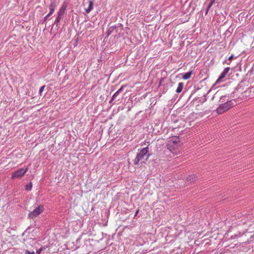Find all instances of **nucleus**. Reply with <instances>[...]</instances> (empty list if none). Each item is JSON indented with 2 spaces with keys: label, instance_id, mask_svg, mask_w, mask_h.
I'll return each mask as SVG.
<instances>
[{
  "label": "nucleus",
  "instance_id": "nucleus-1",
  "mask_svg": "<svg viewBox=\"0 0 254 254\" xmlns=\"http://www.w3.org/2000/svg\"><path fill=\"white\" fill-rule=\"evenodd\" d=\"M151 156V154L149 152V147H146L141 149L139 152L137 154L136 157L133 159V164L135 165H137L140 161L144 160L147 161Z\"/></svg>",
  "mask_w": 254,
  "mask_h": 254
},
{
  "label": "nucleus",
  "instance_id": "nucleus-2",
  "mask_svg": "<svg viewBox=\"0 0 254 254\" xmlns=\"http://www.w3.org/2000/svg\"><path fill=\"white\" fill-rule=\"evenodd\" d=\"M179 141V138L177 136H175L168 144V148L172 153L177 154L179 152L178 150Z\"/></svg>",
  "mask_w": 254,
  "mask_h": 254
},
{
  "label": "nucleus",
  "instance_id": "nucleus-3",
  "mask_svg": "<svg viewBox=\"0 0 254 254\" xmlns=\"http://www.w3.org/2000/svg\"><path fill=\"white\" fill-rule=\"evenodd\" d=\"M233 106L232 100L227 101L224 103L220 104L219 107L216 109V111L219 114H221L225 112L228 111Z\"/></svg>",
  "mask_w": 254,
  "mask_h": 254
},
{
  "label": "nucleus",
  "instance_id": "nucleus-4",
  "mask_svg": "<svg viewBox=\"0 0 254 254\" xmlns=\"http://www.w3.org/2000/svg\"><path fill=\"white\" fill-rule=\"evenodd\" d=\"M67 8V4L65 3H64L62 4L58 12V16L56 18L54 24L57 26L58 25L59 22L63 19L64 14H65V10Z\"/></svg>",
  "mask_w": 254,
  "mask_h": 254
},
{
  "label": "nucleus",
  "instance_id": "nucleus-5",
  "mask_svg": "<svg viewBox=\"0 0 254 254\" xmlns=\"http://www.w3.org/2000/svg\"><path fill=\"white\" fill-rule=\"evenodd\" d=\"M44 211V207L43 205H39L38 207L35 208L33 211L31 212L28 214L29 218L31 219H33L37 216H38L39 215H40L41 213H42Z\"/></svg>",
  "mask_w": 254,
  "mask_h": 254
},
{
  "label": "nucleus",
  "instance_id": "nucleus-6",
  "mask_svg": "<svg viewBox=\"0 0 254 254\" xmlns=\"http://www.w3.org/2000/svg\"><path fill=\"white\" fill-rule=\"evenodd\" d=\"M57 6V2L55 0H53L51 2L49 5L50 12H48V14L44 17V22L46 21L48 18L53 13Z\"/></svg>",
  "mask_w": 254,
  "mask_h": 254
},
{
  "label": "nucleus",
  "instance_id": "nucleus-7",
  "mask_svg": "<svg viewBox=\"0 0 254 254\" xmlns=\"http://www.w3.org/2000/svg\"><path fill=\"white\" fill-rule=\"evenodd\" d=\"M27 170L28 169L27 168H21L18 169L12 174V178L14 179L23 176L27 172Z\"/></svg>",
  "mask_w": 254,
  "mask_h": 254
},
{
  "label": "nucleus",
  "instance_id": "nucleus-8",
  "mask_svg": "<svg viewBox=\"0 0 254 254\" xmlns=\"http://www.w3.org/2000/svg\"><path fill=\"white\" fill-rule=\"evenodd\" d=\"M123 25L121 24H118L117 25L111 26L109 27L107 32H106V37H108L112 33L114 32L115 29L120 28L121 29L123 28Z\"/></svg>",
  "mask_w": 254,
  "mask_h": 254
},
{
  "label": "nucleus",
  "instance_id": "nucleus-9",
  "mask_svg": "<svg viewBox=\"0 0 254 254\" xmlns=\"http://www.w3.org/2000/svg\"><path fill=\"white\" fill-rule=\"evenodd\" d=\"M230 70V67H227L224 68L222 72L221 73L219 78L216 81V84H218L222 81V80L226 76V74L228 73Z\"/></svg>",
  "mask_w": 254,
  "mask_h": 254
},
{
  "label": "nucleus",
  "instance_id": "nucleus-10",
  "mask_svg": "<svg viewBox=\"0 0 254 254\" xmlns=\"http://www.w3.org/2000/svg\"><path fill=\"white\" fill-rule=\"evenodd\" d=\"M119 95V93L117 91H116L112 96V99L110 101V103H111V104L113 103V102L114 101H119L120 98L117 99V97Z\"/></svg>",
  "mask_w": 254,
  "mask_h": 254
},
{
  "label": "nucleus",
  "instance_id": "nucleus-11",
  "mask_svg": "<svg viewBox=\"0 0 254 254\" xmlns=\"http://www.w3.org/2000/svg\"><path fill=\"white\" fill-rule=\"evenodd\" d=\"M245 81H242L236 87V89L237 90H243L244 89L245 85L244 84Z\"/></svg>",
  "mask_w": 254,
  "mask_h": 254
},
{
  "label": "nucleus",
  "instance_id": "nucleus-12",
  "mask_svg": "<svg viewBox=\"0 0 254 254\" xmlns=\"http://www.w3.org/2000/svg\"><path fill=\"white\" fill-rule=\"evenodd\" d=\"M93 2L92 1H89V5L87 8L86 9V12L89 13L93 9Z\"/></svg>",
  "mask_w": 254,
  "mask_h": 254
},
{
  "label": "nucleus",
  "instance_id": "nucleus-13",
  "mask_svg": "<svg viewBox=\"0 0 254 254\" xmlns=\"http://www.w3.org/2000/svg\"><path fill=\"white\" fill-rule=\"evenodd\" d=\"M192 74V71H189L185 73L183 76V78L185 80L188 79L190 78Z\"/></svg>",
  "mask_w": 254,
  "mask_h": 254
},
{
  "label": "nucleus",
  "instance_id": "nucleus-14",
  "mask_svg": "<svg viewBox=\"0 0 254 254\" xmlns=\"http://www.w3.org/2000/svg\"><path fill=\"white\" fill-rule=\"evenodd\" d=\"M196 178V177L194 175H191L187 177V181L188 182H193L195 181Z\"/></svg>",
  "mask_w": 254,
  "mask_h": 254
},
{
  "label": "nucleus",
  "instance_id": "nucleus-15",
  "mask_svg": "<svg viewBox=\"0 0 254 254\" xmlns=\"http://www.w3.org/2000/svg\"><path fill=\"white\" fill-rule=\"evenodd\" d=\"M183 88V83L180 82L178 84V87L176 90V92L178 93L181 92Z\"/></svg>",
  "mask_w": 254,
  "mask_h": 254
},
{
  "label": "nucleus",
  "instance_id": "nucleus-16",
  "mask_svg": "<svg viewBox=\"0 0 254 254\" xmlns=\"http://www.w3.org/2000/svg\"><path fill=\"white\" fill-rule=\"evenodd\" d=\"M226 96H222L220 98L219 102L221 104L226 102L227 101H228V99H226Z\"/></svg>",
  "mask_w": 254,
  "mask_h": 254
},
{
  "label": "nucleus",
  "instance_id": "nucleus-17",
  "mask_svg": "<svg viewBox=\"0 0 254 254\" xmlns=\"http://www.w3.org/2000/svg\"><path fill=\"white\" fill-rule=\"evenodd\" d=\"M32 188V184L31 182H30L28 184L25 186V190L27 191H30L31 190Z\"/></svg>",
  "mask_w": 254,
  "mask_h": 254
},
{
  "label": "nucleus",
  "instance_id": "nucleus-18",
  "mask_svg": "<svg viewBox=\"0 0 254 254\" xmlns=\"http://www.w3.org/2000/svg\"><path fill=\"white\" fill-rule=\"evenodd\" d=\"M45 87V85H43L40 87V88L39 89V93L40 96H41L42 93Z\"/></svg>",
  "mask_w": 254,
  "mask_h": 254
},
{
  "label": "nucleus",
  "instance_id": "nucleus-19",
  "mask_svg": "<svg viewBox=\"0 0 254 254\" xmlns=\"http://www.w3.org/2000/svg\"><path fill=\"white\" fill-rule=\"evenodd\" d=\"M216 0H210V3L208 4V8H210L212 5L214 4Z\"/></svg>",
  "mask_w": 254,
  "mask_h": 254
},
{
  "label": "nucleus",
  "instance_id": "nucleus-20",
  "mask_svg": "<svg viewBox=\"0 0 254 254\" xmlns=\"http://www.w3.org/2000/svg\"><path fill=\"white\" fill-rule=\"evenodd\" d=\"M125 85H122L120 89H118L117 92L120 94L121 92L123 91L124 88L125 87Z\"/></svg>",
  "mask_w": 254,
  "mask_h": 254
},
{
  "label": "nucleus",
  "instance_id": "nucleus-21",
  "mask_svg": "<svg viewBox=\"0 0 254 254\" xmlns=\"http://www.w3.org/2000/svg\"><path fill=\"white\" fill-rule=\"evenodd\" d=\"M42 250H43L42 248H40V249L37 250L36 251L37 254H40L41 253V252L42 251Z\"/></svg>",
  "mask_w": 254,
  "mask_h": 254
},
{
  "label": "nucleus",
  "instance_id": "nucleus-22",
  "mask_svg": "<svg viewBox=\"0 0 254 254\" xmlns=\"http://www.w3.org/2000/svg\"><path fill=\"white\" fill-rule=\"evenodd\" d=\"M25 254H35L34 252H32L31 253L30 252H29V251H26L25 252Z\"/></svg>",
  "mask_w": 254,
  "mask_h": 254
},
{
  "label": "nucleus",
  "instance_id": "nucleus-23",
  "mask_svg": "<svg viewBox=\"0 0 254 254\" xmlns=\"http://www.w3.org/2000/svg\"><path fill=\"white\" fill-rule=\"evenodd\" d=\"M209 9H210V8H208V6H207V8H206V10H205V15H207V14L208 12V11H209Z\"/></svg>",
  "mask_w": 254,
  "mask_h": 254
},
{
  "label": "nucleus",
  "instance_id": "nucleus-24",
  "mask_svg": "<svg viewBox=\"0 0 254 254\" xmlns=\"http://www.w3.org/2000/svg\"><path fill=\"white\" fill-rule=\"evenodd\" d=\"M233 57V55H231V56H230L228 58V61H231Z\"/></svg>",
  "mask_w": 254,
  "mask_h": 254
},
{
  "label": "nucleus",
  "instance_id": "nucleus-25",
  "mask_svg": "<svg viewBox=\"0 0 254 254\" xmlns=\"http://www.w3.org/2000/svg\"><path fill=\"white\" fill-rule=\"evenodd\" d=\"M119 28H117L116 29H115L114 31H115L116 33H118V32H119Z\"/></svg>",
  "mask_w": 254,
  "mask_h": 254
},
{
  "label": "nucleus",
  "instance_id": "nucleus-26",
  "mask_svg": "<svg viewBox=\"0 0 254 254\" xmlns=\"http://www.w3.org/2000/svg\"><path fill=\"white\" fill-rule=\"evenodd\" d=\"M217 93V92H216L215 95L213 96V97L212 98V100H213V99L215 97V96L216 95V94Z\"/></svg>",
  "mask_w": 254,
  "mask_h": 254
},
{
  "label": "nucleus",
  "instance_id": "nucleus-27",
  "mask_svg": "<svg viewBox=\"0 0 254 254\" xmlns=\"http://www.w3.org/2000/svg\"><path fill=\"white\" fill-rule=\"evenodd\" d=\"M215 84H216V83L213 85V86H214Z\"/></svg>",
  "mask_w": 254,
  "mask_h": 254
},
{
  "label": "nucleus",
  "instance_id": "nucleus-28",
  "mask_svg": "<svg viewBox=\"0 0 254 254\" xmlns=\"http://www.w3.org/2000/svg\"><path fill=\"white\" fill-rule=\"evenodd\" d=\"M215 84H216V83L213 85V86H214Z\"/></svg>",
  "mask_w": 254,
  "mask_h": 254
},
{
  "label": "nucleus",
  "instance_id": "nucleus-29",
  "mask_svg": "<svg viewBox=\"0 0 254 254\" xmlns=\"http://www.w3.org/2000/svg\"><path fill=\"white\" fill-rule=\"evenodd\" d=\"M215 84H216V83L213 85V86H214Z\"/></svg>",
  "mask_w": 254,
  "mask_h": 254
},
{
  "label": "nucleus",
  "instance_id": "nucleus-30",
  "mask_svg": "<svg viewBox=\"0 0 254 254\" xmlns=\"http://www.w3.org/2000/svg\"><path fill=\"white\" fill-rule=\"evenodd\" d=\"M138 213V211L135 212V215Z\"/></svg>",
  "mask_w": 254,
  "mask_h": 254
},
{
  "label": "nucleus",
  "instance_id": "nucleus-31",
  "mask_svg": "<svg viewBox=\"0 0 254 254\" xmlns=\"http://www.w3.org/2000/svg\"><path fill=\"white\" fill-rule=\"evenodd\" d=\"M210 90H209L208 91V93H209V92H210Z\"/></svg>",
  "mask_w": 254,
  "mask_h": 254
}]
</instances>
